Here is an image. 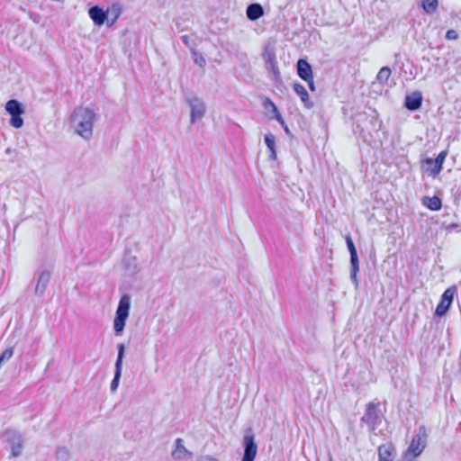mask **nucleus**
I'll use <instances>...</instances> for the list:
<instances>
[{
	"label": "nucleus",
	"instance_id": "13",
	"mask_svg": "<svg viewBox=\"0 0 461 461\" xmlns=\"http://www.w3.org/2000/svg\"><path fill=\"white\" fill-rule=\"evenodd\" d=\"M422 104V94L420 91H414L411 94L406 95L404 101V106L409 111H417Z\"/></svg>",
	"mask_w": 461,
	"mask_h": 461
},
{
	"label": "nucleus",
	"instance_id": "12",
	"mask_svg": "<svg viewBox=\"0 0 461 461\" xmlns=\"http://www.w3.org/2000/svg\"><path fill=\"white\" fill-rule=\"evenodd\" d=\"M51 277V272L50 270L44 269L41 271L38 275L34 276V279H36V285L34 289V294L38 297H42L44 293L48 287Z\"/></svg>",
	"mask_w": 461,
	"mask_h": 461
},
{
	"label": "nucleus",
	"instance_id": "14",
	"mask_svg": "<svg viewBox=\"0 0 461 461\" xmlns=\"http://www.w3.org/2000/svg\"><path fill=\"white\" fill-rule=\"evenodd\" d=\"M172 458L175 460H183L185 457H192L193 453L186 449L182 438L175 440V449L171 453Z\"/></svg>",
	"mask_w": 461,
	"mask_h": 461
},
{
	"label": "nucleus",
	"instance_id": "38",
	"mask_svg": "<svg viewBox=\"0 0 461 461\" xmlns=\"http://www.w3.org/2000/svg\"><path fill=\"white\" fill-rule=\"evenodd\" d=\"M284 130L286 132V134H290V131L287 126H285Z\"/></svg>",
	"mask_w": 461,
	"mask_h": 461
},
{
	"label": "nucleus",
	"instance_id": "36",
	"mask_svg": "<svg viewBox=\"0 0 461 461\" xmlns=\"http://www.w3.org/2000/svg\"><path fill=\"white\" fill-rule=\"evenodd\" d=\"M304 81L308 83L309 88H310L312 91H314V90H315V86H314V82H313V77H312L311 80H304Z\"/></svg>",
	"mask_w": 461,
	"mask_h": 461
},
{
	"label": "nucleus",
	"instance_id": "24",
	"mask_svg": "<svg viewBox=\"0 0 461 461\" xmlns=\"http://www.w3.org/2000/svg\"><path fill=\"white\" fill-rule=\"evenodd\" d=\"M438 0H422V8L427 14H433L438 8Z\"/></svg>",
	"mask_w": 461,
	"mask_h": 461
},
{
	"label": "nucleus",
	"instance_id": "8",
	"mask_svg": "<svg viewBox=\"0 0 461 461\" xmlns=\"http://www.w3.org/2000/svg\"><path fill=\"white\" fill-rule=\"evenodd\" d=\"M186 102L190 106V122L194 124L197 120H201L205 113L206 106L204 102L199 97L191 95L186 97Z\"/></svg>",
	"mask_w": 461,
	"mask_h": 461
},
{
	"label": "nucleus",
	"instance_id": "37",
	"mask_svg": "<svg viewBox=\"0 0 461 461\" xmlns=\"http://www.w3.org/2000/svg\"><path fill=\"white\" fill-rule=\"evenodd\" d=\"M181 40L185 44V45H188L189 44V37L187 35H183L181 37Z\"/></svg>",
	"mask_w": 461,
	"mask_h": 461
},
{
	"label": "nucleus",
	"instance_id": "20",
	"mask_svg": "<svg viewBox=\"0 0 461 461\" xmlns=\"http://www.w3.org/2000/svg\"><path fill=\"white\" fill-rule=\"evenodd\" d=\"M394 447L391 444H383L378 447L379 460H391Z\"/></svg>",
	"mask_w": 461,
	"mask_h": 461
},
{
	"label": "nucleus",
	"instance_id": "32",
	"mask_svg": "<svg viewBox=\"0 0 461 461\" xmlns=\"http://www.w3.org/2000/svg\"><path fill=\"white\" fill-rule=\"evenodd\" d=\"M29 16L35 23L41 22V17L39 14L29 12Z\"/></svg>",
	"mask_w": 461,
	"mask_h": 461
},
{
	"label": "nucleus",
	"instance_id": "22",
	"mask_svg": "<svg viewBox=\"0 0 461 461\" xmlns=\"http://www.w3.org/2000/svg\"><path fill=\"white\" fill-rule=\"evenodd\" d=\"M422 203L432 211L439 210L442 205L440 198L436 195L432 197H423Z\"/></svg>",
	"mask_w": 461,
	"mask_h": 461
},
{
	"label": "nucleus",
	"instance_id": "11",
	"mask_svg": "<svg viewBox=\"0 0 461 461\" xmlns=\"http://www.w3.org/2000/svg\"><path fill=\"white\" fill-rule=\"evenodd\" d=\"M118 356L117 359L115 361V370H114V376L111 383V391L114 393L118 386L119 382L122 376V361L125 354V346L123 344H118Z\"/></svg>",
	"mask_w": 461,
	"mask_h": 461
},
{
	"label": "nucleus",
	"instance_id": "2",
	"mask_svg": "<svg viewBox=\"0 0 461 461\" xmlns=\"http://www.w3.org/2000/svg\"><path fill=\"white\" fill-rule=\"evenodd\" d=\"M428 433L424 425H420L418 429L417 434L412 438L410 446L408 447L404 458L407 461H411L419 456L427 446Z\"/></svg>",
	"mask_w": 461,
	"mask_h": 461
},
{
	"label": "nucleus",
	"instance_id": "17",
	"mask_svg": "<svg viewBox=\"0 0 461 461\" xmlns=\"http://www.w3.org/2000/svg\"><path fill=\"white\" fill-rule=\"evenodd\" d=\"M88 14L96 25L104 24V21L107 19V14L97 5L91 7Z\"/></svg>",
	"mask_w": 461,
	"mask_h": 461
},
{
	"label": "nucleus",
	"instance_id": "35",
	"mask_svg": "<svg viewBox=\"0 0 461 461\" xmlns=\"http://www.w3.org/2000/svg\"><path fill=\"white\" fill-rule=\"evenodd\" d=\"M275 114V118L280 122V123H284V119L282 117V115L280 114L279 111H276V113H274Z\"/></svg>",
	"mask_w": 461,
	"mask_h": 461
},
{
	"label": "nucleus",
	"instance_id": "16",
	"mask_svg": "<svg viewBox=\"0 0 461 461\" xmlns=\"http://www.w3.org/2000/svg\"><path fill=\"white\" fill-rule=\"evenodd\" d=\"M297 74L303 80H311L313 77L311 65L303 59H300L296 64Z\"/></svg>",
	"mask_w": 461,
	"mask_h": 461
},
{
	"label": "nucleus",
	"instance_id": "19",
	"mask_svg": "<svg viewBox=\"0 0 461 461\" xmlns=\"http://www.w3.org/2000/svg\"><path fill=\"white\" fill-rule=\"evenodd\" d=\"M294 91L300 96L301 101L303 103L304 106L308 109L313 106L312 102L309 99V95L305 87L300 83H294L293 85Z\"/></svg>",
	"mask_w": 461,
	"mask_h": 461
},
{
	"label": "nucleus",
	"instance_id": "29",
	"mask_svg": "<svg viewBox=\"0 0 461 461\" xmlns=\"http://www.w3.org/2000/svg\"><path fill=\"white\" fill-rule=\"evenodd\" d=\"M263 105L265 107V109L267 110H269L271 111L273 113H276V111H278L276 105L274 104V102L267 97L265 100H264V103H263Z\"/></svg>",
	"mask_w": 461,
	"mask_h": 461
},
{
	"label": "nucleus",
	"instance_id": "33",
	"mask_svg": "<svg viewBox=\"0 0 461 461\" xmlns=\"http://www.w3.org/2000/svg\"><path fill=\"white\" fill-rule=\"evenodd\" d=\"M197 461H219V459L211 456H204L200 457Z\"/></svg>",
	"mask_w": 461,
	"mask_h": 461
},
{
	"label": "nucleus",
	"instance_id": "39",
	"mask_svg": "<svg viewBox=\"0 0 461 461\" xmlns=\"http://www.w3.org/2000/svg\"><path fill=\"white\" fill-rule=\"evenodd\" d=\"M284 128L285 126H286L285 122H284V123H280Z\"/></svg>",
	"mask_w": 461,
	"mask_h": 461
},
{
	"label": "nucleus",
	"instance_id": "5",
	"mask_svg": "<svg viewBox=\"0 0 461 461\" xmlns=\"http://www.w3.org/2000/svg\"><path fill=\"white\" fill-rule=\"evenodd\" d=\"M242 447L244 450L241 461H254L258 453V444L252 429L249 428L245 431L242 439Z\"/></svg>",
	"mask_w": 461,
	"mask_h": 461
},
{
	"label": "nucleus",
	"instance_id": "4",
	"mask_svg": "<svg viewBox=\"0 0 461 461\" xmlns=\"http://www.w3.org/2000/svg\"><path fill=\"white\" fill-rule=\"evenodd\" d=\"M379 402H369L365 410V413L361 418V421L366 423L371 431H375L378 425L382 422L384 415L379 409Z\"/></svg>",
	"mask_w": 461,
	"mask_h": 461
},
{
	"label": "nucleus",
	"instance_id": "25",
	"mask_svg": "<svg viewBox=\"0 0 461 461\" xmlns=\"http://www.w3.org/2000/svg\"><path fill=\"white\" fill-rule=\"evenodd\" d=\"M391 76V69L388 67H383L377 76L376 79L379 83L384 84L385 83Z\"/></svg>",
	"mask_w": 461,
	"mask_h": 461
},
{
	"label": "nucleus",
	"instance_id": "9",
	"mask_svg": "<svg viewBox=\"0 0 461 461\" xmlns=\"http://www.w3.org/2000/svg\"><path fill=\"white\" fill-rule=\"evenodd\" d=\"M5 438L10 445L12 456L14 457L21 456L23 448V435L15 429H7L5 432Z\"/></svg>",
	"mask_w": 461,
	"mask_h": 461
},
{
	"label": "nucleus",
	"instance_id": "27",
	"mask_svg": "<svg viewBox=\"0 0 461 461\" xmlns=\"http://www.w3.org/2000/svg\"><path fill=\"white\" fill-rule=\"evenodd\" d=\"M107 14V17L109 15L113 16L112 17V20H111V23H113L117 19L118 17L120 16L121 14V8L119 5H113L110 9L107 10V12H105Z\"/></svg>",
	"mask_w": 461,
	"mask_h": 461
},
{
	"label": "nucleus",
	"instance_id": "23",
	"mask_svg": "<svg viewBox=\"0 0 461 461\" xmlns=\"http://www.w3.org/2000/svg\"><path fill=\"white\" fill-rule=\"evenodd\" d=\"M265 143L270 151L269 158L276 159V138H275V136L271 133L267 134L265 136Z\"/></svg>",
	"mask_w": 461,
	"mask_h": 461
},
{
	"label": "nucleus",
	"instance_id": "30",
	"mask_svg": "<svg viewBox=\"0 0 461 461\" xmlns=\"http://www.w3.org/2000/svg\"><path fill=\"white\" fill-rule=\"evenodd\" d=\"M193 54L194 56V63L200 68H203L206 64L205 59L202 55H199L196 50H193Z\"/></svg>",
	"mask_w": 461,
	"mask_h": 461
},
{
	"label": "nucleus",
	"instance_id": "40",
	"mask_svg": "<svg viewBox=\"0 0 461 461\" xmlns=\"http://www.w3.org/2000/svg\"><path fill=\"white\" fill-rule=\"evenodd\" d=\"M379 461H393V459H391V460H379Z\"/></svg>",
	"mask_w": 461,
	"mask_h": 461
},
{
	"label": "nucleus",
	"instance_id": "18",
	"mask_svg": "<svg viewBox=\"0 0 461 461\" xmlns=\"http://www.w3.org/2000/svg\"><path fill=\"white\" fill-rule=\"evenodd\" d=\"M246 14L249 20L256 21L264 15V9L258 3L250 4L247 7Z\"/></svg>",
	"mask_w": 461,
	"mask_h": 461
},
{
	"label": "nucleus",
	"instance_id": "1",
	"mask_svg": "<svg viewBox=\"0 0 461 461\" xmlns=\"http://www.w3.org/2000/svg\"><path fill=\"white\" fill-rule=\"evenodd\" d=\"M97 118L98 115L93 109L78 106L70 115V124L77 135L88 140L93 136L94 122Z\"/></svg>",
	"mask_w": 461,
	"mask_h": 461
},
{
	"label": "nucleus",
	"instance_id": "31",
	"mask_svg": "<svg viewBox=\"0 0 461 461\" xmlns=\"http://www.w3.org/2000/svg\"><path fill=\"white\" fill-rule=\"evenodd\" d=\"M458 38V33L456 32V31L451 29V30H448L447 32H446V39L447 40H456Z\"/></svg>",
	"mask_w": 461,
	"mask_h": 461
},
{
	"label": "nucleus",
	"instance_id": "21",
	"mask_svg": "<svg viewBox=\"0 0 461 461\" xmlns=\"http://www.w3.org/2000/svg\"><path fill=\"white\" fill-rule=\"evenodd\" d=\"M423 164L425 166L426 172L429 174V176L432 177H436L442 170L441 167H436L433 158H426L423 161Z\"/></svg>",
	"mask_w": 461,
	"mask_h": 461
},
{
	"label": "nucleus",
	"instance_id": "26",
	"mask_svg": "<svg viewBox=\"0 0 461 461\" xmlns=\"http://www.w3.org/2000/svg\"><path fill=\"white\" fill-rule=\"evenodd\" d=\"M70 457L69 452L67 447H59L56 451L57 461H68Z\"/></svg>",
	"mask_w": 461,
	"mask_h": 461
},
{
	"label": "nucleus",
	"instance_id": "28",
	"mask_svg": "<svg viewBox=\"0 0 461 461\" xmlns=\"http://www.w3.org/2000/svg\"><path fill=\"white\" fill-rule=\"evenodd\" d=\"M447 155V150H442L438 155V157L435 159H433V161L435 162L437 167H443V163H444V161L446 159Z\"/></svg>",
	"mask_w": 461,
	"mask_h": 461
},
{
	"label": "nucleus",
	"instance_id": "15",
	"mask_svg": "<svg viewBox=\"0 0 461 461\" xmlns=\"http://www.w3.org/2000/svg\"><path fill=\"white\" fill-rule=\"evenodd\" d=\"M263 59L266 62L267 68L272 71L275 75H277L278 67L274 50L271 48H266L263 52Z\"/></svg>",
	"mask_w": 461,
	"mask_h": 461
},
{
	"label": "nucleus",
	"instance_id": "7",
	"mask_svg": "<svg viewBox=\"0 0 461 461\" xmlns=\"http://www.w3.org/2000/svg\"><path fill=\"white\" fill-rule=\"evenodd\" d=\"M346 244L350 254V279L354 283L355 286H358L357 273L359 271V260L357 251L353 242V240L349 234L345 237Z\"/></svg>",
	"mask_w": 461,
	"mask_h": 461
},
{
	"label": "nucleus",
	"instance_id": "34",
	"mask_svg": "<svg viewBox=\"0 0 461 461\" xmlns=\"http://www.w3.org/2000/svg\"><path fill=\"white\" fill-rule=\"evenodd\" d=\"M129 261H131L132 264H133V271H132V274L137 270V264H136V258H127L124 260V262L126 264H128Z\"/></svg>",
	"mask_w": 461,
	"mask_h": 461
},
{
	"label": "nucleus",
	"instance_id": "6",
	"mask_svg": "<svg viewBox=\"0 0 461 461\" xmlns=\"http://www.w3.org/2000/svg\"><path fill=\"white\" fill-rule=\"evenodd\" d=\"M7 113L11 115L10 125L14 128L19 129L23 125L22 114L24 113V109L20 102L12 99L5 104Z\"/></svg>",
	"mask_w": 461,
	"mask_h": 461
},
{
	"label": "nucleus",
	"instance_id": "3",
	"mask_svg": "<svg viewBox=\"0 0 461 461\" xmlns=\"http://www.w3.org/2000/svg\"><path fill=\"white\" fill-rule=\"evenodd\" d=\"M130 308L131 296L129 294H123L119 301L113 320V330L116 335L122 333L129 317Z\"/></svg>",
	"mask_w": 461,
	"mask_h": 461
},
{
	"label": "nucleus",
	"instance_id": "10",
	"mask_svg": "<svg viewBox=\"0 0 461 461\" xmlns=\"http://www.w3.org/2000/svg\"><path fill=\"white\" fill-rule=\"evenodd\" d=\"M456 291L457 289L456 286H450L444 291L435 310L436 316L442 317L447 312L453 303Z\"/></svg>",
	"mask_w": 461,
	"mask_h": 461
}]
</instances>
